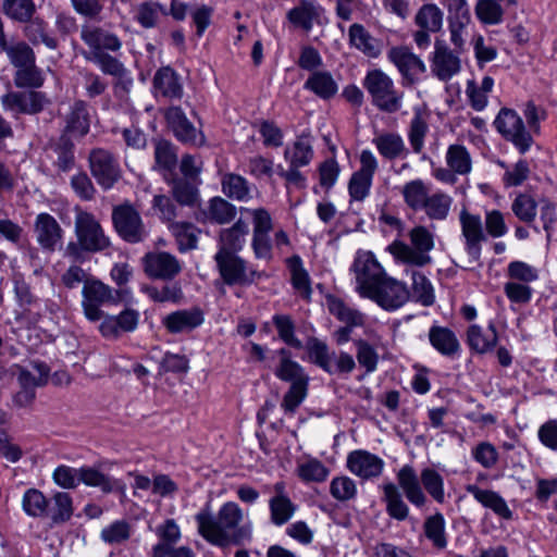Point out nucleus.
Returning <instances> with one entry per match:
<instances>
[{
  "label": "nucleus",
  "instance_id": "obj_1",
  "mask_svg": "<svg viewBox=\"0 0 557 557\" xmlns=\"http://www.w3.org/2000/svg\"><path fill=\"white\" fill-rule=\"evenodd\" d=\"M352 269L359 294L374 300L383 309L394 311L409 300L410 293L406 284L387 276L371 252L359 253Z\"/></svg>",
  "mask_w": 557,
  "mask_h": 557
},
{
  "label": "nucleus",
  "instance_id": "obj_2",
  "mask_svg": "<svg viewBox=\"0 0 557 557\" xmlns=\"http://www.w3.org/2000/svg\"><path fill=\"white\" fill-rule=\"evenodd\" d=\"M199 535L211 545L226 548L231 545H242L251 539V527L240 525L243 511L234 502H227L220 508L216 517L206 504L195 516Z\"/></svg>",
  "mask_w": 557,
  "mask_h": 557
},
{
  "label": "nucleus",
  "instance_id": "obj_3",
  "mask_svg": "<svg viewBox=\"0 0 557 557\" xmlns=\"http://www.w3.org/2000/svg\"><path fill=\"white\" fill-rule=\"evenodd\" d=\"M81 39L89 48L84 53L87 61L97 65L106 75L122 78L127 74L124 64L109 52H117L122 47L121 39L112 32L95 24H84Z\"/></svg>",
  "mask_w": 557,
  "mask_h": 557
},
{
  "label": "nucleus",
  "instance_id": "obj_4",
  "mask_svg": "<svg viewBox=\"0 0 557 557\" xmlns=\"http://www.w3.org/2000/svg\"><path fill=\"white\" fill-rule=\"evenodd\" d=\"M397 481L406 498L417 507H422L426 503V496L423 493L421 483L437 503L444 502V481L442 475L434 469H423L419 479L414 469L406 465L398 471Z\"/></svg>",
  "mask_w": 557,
  "mask_h": 557
},
{
  "label": "nucleus",
  "instance_id": "obj_5",
  "mask_svg": "<svg viewBox=\"0 0 557 557\" xmlns=\"http://www.w3.org/2000/svg\"><path fill=\"white\" fill-rule=\"evenodd\" d=\"M308 360L330 375L348 376L356 369L354 357L343 350H331L329 345L311 336L305 345Z\"/></svg>",
  "mask_w": 557,
  "mask_h": 557
},
{
  "label": "nucleus",
  "instance_id": "obj_6",
  "mask_svg": "<svg viewBox=\"0 0 557 557\" xmlns=\"http://www.w3.org/2000/svg\"><path fill=\"white\" fill-rule=\"evenodd\" d=\"M363 87L371 96V102L379 110L395 113L401 108L403 92L396 89L393 79L382 70L369 71Z\"/></svg>",
  "mask_w": 557,
  "mask_h": 557
},
{
  "label": "nucleus",
  "instance_id": "obj_7",
  "mask_svg": "<svg viewBox=\"0 0 557 557\" xmlns=\"http://www.w3.org/2000/svg\"><path fill=\"white\" fill-rule=\"evenodd\" d=\"M274 374L278 380L290 383L283 397L281 407L285 413L294 414L308 395L310 377L306 373L305 368L297 361L285 366H277Z\"/></svg>",
  "mask_w": 557,
  "mask_h": 557
},
{
  "label": "nucleus",
  "instance_id": "obj_8",
  "mask_svg": "<svg viewBox=\"0 0 557 557\" xmlns=\"http://www.w3.org/2000/svg\"><path fill=\"white\" fill-rule=\"evenodd\" d=\"M122 300V290L113 289L102 281L94 277L82 289V308L90 322L103 320L107 314L101 307L117 305Z\"/></svg>",
  "mask_w": 557,
  "mask_h": 557
},
{
  "label": "nucleus",
  "instance_id": "obj_9",
  "mask_svg": "<svg viewBox=\"0 0 557 557\" xmlns=\"http://www.w3.org/2000/svg\"><path fill=\"white\" fill-rule=\"evenodd\" d=\"M411 246L396 240L389 245L388 250L404 263L423 267L431 262L428 252L433 248L432 234L424 226L413 227L409 233Z\"/></svg>",
  "mask_w": 557,
  "mask_h": 557
},
{
  "label": "nucleus",
  "instance_id": "obj_10",
  "mask_svg": "<svg viewBox=\"0 0 557 557\" xmlns=\"http://www.w3.org/2000/svg\"><path fill=\"white\" fill-rule=\"evenodd\" d=\"M214 261L225 285L249 286L267 276L264 272L248 269L246 260L234 253H215Z\"/></svg>",
  "mask_w": 557,
  "mask_h": 557
},
{
  "label": "nucleus",
  "instance_id": "obj_11",
  "mask_svg": "<svg viewBox=\"0 0 557 557\" xmlns=\"http://www.w3.org/2000/svg\"><path fill=\"white\" fill-rule=\"evenodd\" d=\"M112 222L119 236L127 243H141L148 237L140 213L129 202L113 208Z\"/></svg>",
  "mask_w": 557,
  "mask_h": 557
},
{
  "label": "nucleus",
  "instance_id": "obj_12",
  "mask_svg": "<svg viewBox=\"0 0 557 557\" xmlns=\"http://www.w3.org/2000/svg\"><path fill=\"white\" fill-rule=\"evenodd\" d=\"M74 224L75 235L86 252H100L110 247L109 237L92 213L77 210Z\"/></svg>",
  "mask_w": 557,
  "mask_h": 557
},
{
  "label": "nucleus",
  "instance_id": "obj_13",
  "mask_svg": "<svg viewBox=\"0 0 557 557\" xmlns=\"http://www.w3.org/2000/svg\"><path fill=\"white\" fill-rule=\"evenodd\" d=\"M48 102L46 95L36 90L9 91L1 97L2 108L14 115L38 114Z\"/></svg>",
  "mask_w": 557,
  "mask_h": 557
},
{
  "label": "nucleus",
  "instance_id": "obj_14",
  "mask_svg": "<svg viewBox=\"0 0 557 557\" xmlns=\"http://www.w3.org/2000/svg\"><path fill=\"white\" fill-rule=\"evenodd\" d=\"M92 176L104 189H110L120 180V168L114 157L107 150L94 149L89 156Z\"/></svg>",
  "mask_w": 557,
  "mask_h": 557
},
{
  "label": "nucleus",
  "instance_id": "obj_15",
  "mask_svg": "<svg viewBox=\"0 0 557 557\" xmlns=\"http://www.w3.org/2000/svg\"><path fill=\"white\" fill-rule=\"evenodd\" d=\"M165 120L178 141L191 146L205 145L203 134L193 125L182 108L170 107L165 111Z\"/></svg>",
  "mask_w": 557,
  "mask_h": 557
},
{
  "label": "nucleus",
  "instance_id": "obj_16",
  "mask_svg": "<svg viewBox=\"0 0 557 557\" xmlns=\"http://www.w3.org/2000/svg\"><path fill=\"white\" fill-rule=\"evenodd\" d=\"M459 221L462 236L466 239V250L472 260L478 261L481 255V243L486 240L481 216L462 209Z\"/></svg>",
  "mask_w": 557,
  "mask_h": 557
},
{
  "label": "nucleus",
  "instance_id": "obj_17",
  "mask_svg": "<svg viewBox=\"0 0 557 557\" xmlns=\"http://www.w3.org/2000/svg\"><path fill=\"white\" fill-rule=\"evenodd\" d=\"M143 262L146 274L152 278L172 280L182 271L176 257L165 251L149 252Z\"/></svg>",
  "mask_w": 557,
  "mask_h": 557
},
{
  "label": "nucleus",
  "instance_id": "obj_18",
  "mask_svg": "<svg viewBox=\"0 0 557 557\" xmlns=\"http://www.w3.org/2000/svg\"><path fill=\"white\" fill-rule=\"evenodd\" d=\"M34 233L38 245L46 251L53 252L62 242L63 230L51 214L39 213L34 223Z\"/></svg>",
  "mask_w": 557,
  "mask_h": 557
},
{
  "label": "nucleus",
  "instance_id": "obj_19",
  "mask_svg": "<svg viewBox=\"0 0 557 557\" xmlns=\"http://www.w3.org/2000/svg\"><path fill=\"white\" fill-rule=\"evenodd\" d=\"M432 73L447 82L460 71V59L442 40H436L431 60Z\"/></svg>",
  "mask_w": 557,
  "mask_h": 557
},
{
  "label": "nucleus",
  "instance_id": "obj_20",
  "mask_svg": "<svg viewBox=\"0 0 557 557\" xmlns=\"http://www.w3.org/2000/svg\"><path fill=\"white\" fill-rule=\"evenodd\" d=\"M383 459L367 450L357 449L347 456L348 470L366 480L379 476L383 471Z\"/></svg>",
  "mask_w": 557,
  "mask_h": 557
},
{
  "label": "nucleus",
  "instance_id": "obj_21",
  "mask_svg": "<svg viewBox=\"0 0 557 557\" xmlns=\"http://www.w3.org/2000/svg\"><path fill=\"white\" fill-rule=\"evenodd\" d=\"M138 322L139 312L133 308H126L117 315L107 314L99 325V332L107 338H117L122 333L135 331Z\"/></svg>",
  "mask_w": 557,
  "mask_h": 557
},
{
  "label": "nucleus",
  "instance_id": "obj_22",
  "mask_svg": "<svg viewBox=\"0 0 557 557\" xmlns=\"http://www.w3.org/2000/svg\"><path fill=\"white\" fill-rule=\"evenodd\" d=\"M75 146L67 134L49 141L46 147L47 157L60 172H69L75 165Z\"/></svg>",
  "mask_w": 557,
  "mask_h": 557
},
{
  "label": "nucleus",
  "instance_id": "obj_23",
  "mask_svg": "<svg viewBox=\"0 0 557 557\" xmlns=\"http://www.w3.org/2000/svg\"><path fill=\"white\" fill-rule=\"evenodd\" d=\"M466 342L475 354L484 355L494 350L497 345V332L493 323L487 326L471 324L467 330Z\"/></svg>",
  "mask_w": 557,
  "mask_h": 557
},
{
  "label": "nucleus",
  "instance_id": "obj_24",
  "mask_svg": "<svg viewBox=\"0 0 557 557\" xmlns=\"http://www.w3.org/2000/svg\"><path fill=\"white\" fill-rule=\"evenodd\" d=\"M389 59L403 76L410 82H413L419 74L424 73L426 70L423 61L408 48H393L389 51Z\"/></svg>",
  "mask_w": 557,
  "mask_h": 557
},
{
  "label": "nucleus",
  "instance_id": "obj_25",
  "mask_svg": "<svg viewBox=\"0 0 557 557\" xmlns=\"http://www.w3.org/2000/svg\"><path fill=\"white\" fill-rule=\"evenodd\" d=\"M494 125L507 140H511L522 151V120L512 109L503 108Z\"/></svg>",
  "mask_w": 557,
  "mask_h": 557
},
{
  "label": "nucleus",
  "instance_id": "obj_26",
  "mask_svg": "<svg viewBox=\"0 0 557 557\" xmlns=\"http://www.w3.org/2000/svg\"><path fill=\"white\" fill-rule=\"evenodd\" d=\"M153 88L158 95L165 98L181 99L183 96L180 75L170 66H163L156 72Z\"/></svg>",
  "mask_w": 557,
  "mask_h": 557
},
{
  "label": "nucleus",
  "instance_id": "obj_27",
  "mask_svg": "<svg viewBox=\"0 0 557 557\" xmlns=\"http://www.w3.org/2000/svg\"><path fill=\"white\" fill-rule=\"evenodd\" d=\"M248 232V224L240 219L232 227L222 230L216 253L237 255L245 245V236Z\"/></svg>",
  "mask_w": 557,
  "mask_h": 557
},
{
  "label": "nucleus",
  "instance_id": "obj_28",
  "mask_svg": "<svg viewBox=\"0 0 557 557\" xmlns=\"http://www.w3.org/2000/svg\"><path fill=\"white\" fill-rule=\"evenodd\" d=\"M202 322L203 313L198 308L172 312L168 314L163 320L165 327L171 333L191 331L201 325Z\"/></svg>",
  "mask_w": 557,
  "mask_h": 557
},
{
  "label": "nucleus",
  "instance_id": "obj_29",
  "mask_svg": "<svg viewBox=\"0 0 557 557\" xmlns=\"http://www.w3.org/2000/svg\"><path fill=\"white\" fill-rule=\"evenodd\" d=\"M432 347L445 357H455L460 351V343L456 334L448 327L433 325L429 331Z\"/></svg>",
  "mask_w": 557,
  "mask_h": 557
},
{
  "label": "nucleus",
  "instance_id": "obj_30",
  "mask_svg": "<svg viewBox=\"0 0 557 557\" xmlns=\"http://www.w3.org/2000/svg\"><path fill=\"white\" fill-rule=\"evenodd\" d=\"M153 158L152 169L164 174L172 173L177 165L176 147L163 138H153Z\"/></svg>",
  "mask_w": 557,
  "mask_h": 557
},
{
  "label": "nucleus",
  "instance_id": "obj_31",
  "mask_svg": "<svg viewBox=\"0 0 557 557\" xmlns=\"http://www.w3.org/2000/svg\"><path fill=\"white\" fill-rule=\"evenodd\" d=\"M198 183L199 182L195 180L173 177L169 182L171 195L178 205L194 208L198 206L200 200Z\"/></svg>",
  "mask_w": 557,
  "mask_h": 557
},
{
  "label": "nucleus",
  "instance_id": "obj_32",
  "mask_svg": "<svg viewBox=\"0 0 557 557\" xmlns=\"http://www.w3.org/2000/svg\"><path fill=\"white\" fill-rule=\"evenodd\" d=\"M304 87L323 100L333 98L338 90L337 83L327 71H314L305 82Z\"/></svg>",
  "mask_w": 557,
  "mask_h": 557
},
{
  "label": "nucleus",
  "instance_id": "obj_33",
  "mask_svg": "<svg viewBox=\"0 0 557 557\" xmlns=\"http://www.w3.org/2000/svg\"><path fill=\"white\" fill-rule=\"evenodd\" d=\"M383 502L386 506L387 515L398 521H404L409 516V507L403 499L398 486L394 483H385L383 486Z\"/></svg>",
  "mask_w": 557,
  "mask_h": 557
},
{
  "label": "nucleus",
  "instance_id": "obj_34",
  "mask_svg": "<svg viewBox=\"0 0 557 557\" xmlns=\"http://www.w3.org/2000/svg\"><path fill=\"white\" fill-rule=\"evenodd\" d=\"M66 125L63 134H74L85 136L89 132V113L87 103L83 100H76L66 115Z\"/></svg>",
  "mask_w": 557,
  "mask_h": 557
},
{
  "label": "nucleus",
  "instance_id": "obj_35",
  "mask_svg": "<svg viewBox=\"0 0 557 557\" xmlns=\"http://www.w3.org/2000/svg\"><path fill=\"white\" fill-rule=\"evenodd\" d=\"M467 491L481 503L484 507L492 509L496 515L504 519L511 518V511L506 502L495 492L482 490L476 485H468Z\"/></svg>",
  "mask_w": 557,
  "mask_h": 557
},
{
  "label": "nucleus",
  "instance_id": "obj_36",
  "mask_svg": "<svg viewBox=\"0 0 557 557\" xmlns=\"http://www.w3.org/2000/svg\"><path fill=\"white\" fill-rule=\"evenodd\" d=\"M348 36L350 45L366 55L375 58L380 54V47L376 39L373 38L361 24H352L349 27Z\"/></svg>",
  "mask_w": 557,
  "mask_h": 557
},
{
  "label": "nucleus",
  "instance_id": "obj_37",
  "mask_svg": "<svg viewBox=\"0 0 557 557\" xmlns=\"http://www.w3.org/2000/svg\"><path fill=\"white\" fill-rule=\"evenodd\" d=\"M373 144L380 154L386 159L393 160L407 154L404 139L396 133H384L373 138Z\"/></svg>",
  "mask_w": 557,
  "mask_h": 557
},
{
  "label": "nucleus",
  "instance_id": "obj_38",
  "mask_svg": "<svg viewBox=\"0 0 557 557\" xmlns=\"http://www.w3.org/2000/svg\"><path fill=\"white\" fill-rule=\"evenodd\" d=\"M275 490L278 494L270 499L271 520L276 525L286 523L295 512V506L290 499L282 493L283 485L277 483Z\"/></svg>",
  "mask_w": 557,
  "mask_h": 557
},
{
  "label": "nucleus",
  "instance_id": "obj_39",
  "mask_svg": "<svg viewBox=\"0 0 557 557\" xmlns=\"http://www.w3.org/2000/svg\"><path fill=\"white\" fill-rule=\"evenodd\" d=\"M24 36L35 46L42 44L49 49L58 48V40L50 36L47 24L39 17L25 22Z\"/></svg>",
  "mask_w": 557,
  "mask_h": 557
},
{
  "label": "nucleus",
  "instance_id": "obj_40",
  "mask_svg": "<svg viewBox=\"0 0 557 557\" xmlns=\"http://www.w3.org/2000/svg\"><path fill=\"white\" fill-rule=\"evenodd\" d=\"M453 205V198L446 193L436 191L429 195L422 208L431 220H446Z\"/></svg>",
  "mask_w": 557,
  "mask_h": 557
},
{
  "label": "nucleus",
  "instance_id": "obj_41",
  "mask_svg": "<svg viewBox=\"0 0 557 557\" xmlns=\"http://www.w3.org/2000/svg\"><path fill=\"white\" fill-rule=\"evenodd\" d=\"M221 184L223 193L231 199L248 201L251 198L248 181L238 174H225Z\"/></svg>",
  "mask_w": 557,
  "mask_h": 557
},
{
  "label": "nucleus",
  "instance_id": "obj_42",
  "mask_svg": "<svg viewBox=\"0 0 557 557\" xmlns=\"http://www.w3.org/2000/svg\"><path fill=\"white\" fill-rule=\"evenodd\" d=\"M236 213V207L221 197L212 198L205 211L207 220L216 224L230 223L234 220Z\"/></svg>",
  "mask_w": 557,
  "mask_h": 557
},
{
  "label": "nucleus",
  "instance_id": "obj_43",
  "mask_svg": "<svg viewBox=\"0 0 557 557\" xmlns=\"http://www.w3.org/2000/svg\"><path fill=\"white\" fill-rule=\"evenodd\" d=\"M49 376V368L44 362H35L33 370L21 368L17 381L21 387L35 391L47 384Z\"/></svg>",
  "mask_w": 557,
  "mask_h": 557
},
{
  "label": "nucleus",
  "instance_id": "obj_44",
  "mask_svg": "<svg viewBox=\"0 0 557 557\" xmlns=\"http://www.w3.org/2000/svg\"><path fill=\"white\" fill-rule=\"evenodd\" d=\"M414 22L419 28L437 33L443 25V12L435 4H424L416 14Z\"/></svg>",
  "mask_w": 557,
  "mask_h": 557
},
{
  "label": "nucleus",
  "instance_id": "obj_45",
  "mask_svg": "<svg viewBox=\"0 0 557 557\" xmlns=\"http://www.w3.org/2000/svg\"><path fill=\"white\" fill-rule=\"evenodd\" d=\"M73 507L72 498L65 492H58L52 498V503H48L47 517L51 518L54 523H63L72 517Z\"/></svg>",
  "mask_w": 557,
  "mask_h": 557
},
{
  "label": "nucleus",
  "instance_id": "obj_46",
  "mask_svg": "<svg viewBox=\"0 0 557 557\" xmlns=\"http://www.w3.org/2000/svg\"><path fill=\"white\" fill-rule=\"evenodd\" d=\"M405 203L412 210H421L429 196V190L422 180L406 183L401 190Z\"/></svg>",
  "mask_w": 557,
  "mask_h": 557
},
{
  "label": "nucleus",
  "instance_id": "obj_47",
  "mask_svg": "<svg viewBox=\"0 0 557 557\" xmlns=\"http://www.w3.org/2000/svg\"><path fill=\"white\" fill-rule=\"evenodd\" d=\"M327 308L334 317L346 323V325L359 326L363 324V315L359 311L346 306L339 298L329 297Z\"/></svg>",
  "mask_w": 557,
  "mask_h": 557
},
{
  "label": "nucleus",
  "instance_id": "obj_48",
  "mask_svg": "<svg viewBox=\"0 0 557 557\" xmlns=\"http://www.w3.org/2000/svg\"><path fill=\"white\" fill-rule=\"evenodd\" d=\"M2 10L11 20L25 23L36 13L33 0H3Z\"/></svg>",
  "mask_w": 557,
  "mask_h": 557
},
{
  "label": "nucleus",
  "instance_id": "obj_49",
  "mask_svg": "<svg viewBox=\"0 0 557 557\" xmlns=\"http://www.w3.org/2000/svg\"><path fill=\"white\" fill-rule=\"evenodd\" d=\"M446 162L454 173L465 175L471 171L470 154L466 147L461 145H450L448 147Z\"/></svg>",
  "mask_w": 557,
  "mask_h": 557
},
{
  "label": "nucleus",
  "instance_id": "obj_50",
  "mask_svg": "<svg viewBox=\"0 0 557 557\" xmlns=\"http://www.w3.org/2000/svg\"><path fill=\"white\" fill-rule=\"evenodd\" d=\"M285 159L290 166L308 165L313 157V150L310 143L305 138H298L293 148H286L284 151Z\"/></svg>",
  "mask_w": 557,
  "mask_h": 557
},
{
  "label": "nucleus",
  "instance_id": "obj_51",
  "mask_svg": "<svg viewBox=\"0 0 557 557\" xmlns=\"http://www.w3.org/2000/svg\"><path fill=\"white\" fill-rule=\"evenodd\" d=\"M288 268L292 273V283L296 290L304 297L308 298L312 292L310 286V277L302 267L299 256H293L288 259Z\"/></svg>",
  "mask_w": 557,
  "mask_h": 557
},
{
  "label": "nucleus",
  "instance_id": "obj_52",
  "mask_svg": "<svg viewBox=\"0 0 557 557\" xmlns=\"http://www.w3.org/2000/svg\"><path fill=\"white\" fill-rule=\"evenodd\" d=\"M280 338L288 346L301 349L302 342L295 336V323L287 314H275L272 319Z\"/></svg>",
  "mask_w": 557,
  "mask_h": 557
},
{
  "label": "nucleus",
  "instance_id": "obj_53",
  "mask_svg": "<svg viewBox=\"0 0 557 557\" xmlns=\"http://www.w3.org/2000/svg\"><path fill=\"white\" fill-rule=\"evenodd\" d=\"M424 534L433 545L443 549L447 545L445 536V520L441 513L429 517L424 522Z\"/></svg>",
  "mask_w": 557,
  "mask_h": 557
},
{
  "label": "nucleus",
  "instance_id": "obj_54",
  "mask_svg": "<svg viewBox=\"0 0 557 557\" xmlns=\"http://www.w3.org/2000/svg\"><path fill=\"white\" fill-rule=\"evenodd\" d=\"M13 81L18 88H29V90H34L42 86L44 76L41 70L33 63L32 65L16 70Z\"/></svg>",
  "mask_w": 557,
  "mask_h": 557
},
{
  "label": "nucleus",
  "instance_id": "obj_55",
  "mask_svg": "<svg viewBox=\"0 0 557 557\" xmlns=\"http://www.w3.org/2000/svg\"><path fill=\"white\" fill-rule=\"evenodd\" d=\"M412 290L416 300L424 307H430L434 304L435 296L433 286L426 276L421 272H412Z\"/></svg>",
  "mask_w": 557,
  "mask_h": 557
},
{
  "label": "nucleus",
  "instance_id": "obj_56",
  "mask_svg": "<svg viewBox=\"0 0 557 557\" xmlns=\"http://www.w3.org/2000/svg\"><path fill=\"white\" fill-rule=\"evenodd\" d=\"M173 235L176 238L180 251H186L196 248L197 236L195 234L196 227L189 222H176L170 226Z\"/></svg>",
  "mask_w": 557,
  "mask_h": 557
},
{
  "label": "nucleus",
  "instance_id": "obj_57",
  "mask_svg": "<svg viewBox=\"0 0 557 557\" xmlns=\"http://www.w3.org/2000/svg\"><path fill=\"white\" fill-rule=\"evenodd\" d=\"M23 509L32 517H47L48 500L40 491L29 488L23 496Z\"/></svg>",
  "mask_w": 557,
  "mask_h": 557
},
{
  "label": "nucleus",
  "instance_id": "obj_58",
  "mask_svg": "<svg viewBox=\"0 0 557 557\" xmlns=\"http://www.w3.org/2000/svg\"><path fill=\"white\" fill-rule=\"evenodd\" d=\"M78 482L99 487L103 493L112 492L115 485V482H112L109 476L89 467L79 468Z\"/></svg>",
  "mask_w": 557,
  "mask_h": 557
},
{
  "label": "nucleus",
  "instance_id": "obj_59",
  "mask_svg": "<svg viewBox=\"0 0 557 557\" xmlns=\"http://www.w3.org/2000/svg\"><path fill=\"white\" fill-rule=\"evenodd\" d=\"M330 493L338 502H349L357 496V486L349 476H336L331 481Z\"/></svg>",
  "mask_w": 557,
  "mask_h": 557
},
{
  "label": "nucleus",
  "instance_id": "obj_60",
  "mask_svg": "<svg viewBox=\"0 0 557 557\" xmlns=\"http://www.w3.org/2000/svg\"><path fill=\"white\" fill-rule=\"evenodd\" d=\"M429 132V125L421 113L412 117L408 131V139L414 153H420L424 146V138Z\"/></svg>",
  "mask_w": 557,
  "mask_h": 557
},
{
  "label": "nucleus",
  "instance_id": "obj_61",
  "mask_svg": "<svg viewBox=\"0 0 557 557\" xmlns=\"http://www.w3.org/2000/svg\"><path fill=\"white\" fill-rule=\"evenodd\" d=\"M3 51L8 53L11 63L18 70L35 63V53L25 42L21 41L14 46H7Z\"/></svg>",
  "mask_w": 557,
  "mask_h": 557
},
{
  "label": "nucleus",
  "instance_id": "obj_62",
  "mask_svg": "<svg viewBox=\"0 0 557 557\" xmlns=\"http://www.w3.org/2000/svg\"><path fill=\"white\" fill-rule=\"evenodd\" d=\"M131 536V525L125 520H117L102 529L101 539L108 544H121Z\"/></svg>",
  "mask_w": 557,
  "mask_h": 557
},
{
  "label": "nucleus",
  "instance_id": "obj_63",
  "mask_svg": "<svg viewBox=\"0 0 557 557\" xmlns=\"http://www.w3.org/2000/svg\"><path fill=\"white\" fill-rule=\"evenodd\" d=\"M298 473L306 482H323L326 480L330 471L318 459H310L299 466Z\"/></svg>",
  "mask_w": 557,
  "mask_h": 557
},
{
  "label": "nucleus",
  "instance_id": "obj_64",
  "mask_svg": "<svg viewBox=\"0 0 557 557\" xmlns=\"http://www.w3.org/2000/svg\"><path fill=\"white\" fill-rule=\"evenodd\" d=\"M287 17L294 25L299 26L305 30H310L312 28V20L314 17V9L310 3L302 1L300 5L288 11Z\"/></svg>",
  "mask_w": 557,
  "mask_h": 557
}]
</instances>
